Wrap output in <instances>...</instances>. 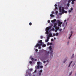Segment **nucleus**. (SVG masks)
<instances>
[{"mask_svg": "<svg viewBox=\"0 0 76 76\" xmlns=\"http://www.w3.org/2000/svg\"><path fill=\"white\" fill-rule=\"evenodd\" d=\"M72 1V4H74V2L75 1H76V0H71Z\"/></svg>", "mask_w": 76, "mask_h": 76, "instance_id": "obj_11", "label": "nucleus"}, {"mask_svg": "<svg viewBox=\"0 0 76 76\" xmlns=\"http://www.w3.org/2000/svg\"><path fill=\"white\" fill-rule=\"evenodd\" d=\"M46 61H43L44 63H46Z\"/></svg>", "mask_w": 76, "mask_h": 76, "instance_id": "obj_49", "label": "nucleus"}, {"mask_svg": "<svg viewBox=\"0 0 76 76\" xmlns=\"http://www.w3.org/2000/svg\"><path fill=\"white\" fill-rule=\"evenodd\" d=\"M43 47H46V45L44 44L43 45Z\"/></svg>", "mask_w": 76, "mask_h": 76, "instance_id": "obj_23", "label": "nucleus"}, {"mask_svg": "<svg viewBox=\"0 0 76 76\" xmlns=\"http://www.w3.org/2000/svg\"><path fill=\"white\" fill-rule=\"evenodd\" d=\"M72 62H73V61H72L69 63V64L68 66V67H70V65H71V64L72 63Z\"/></svg>", "mask_w": 76, "mask_h": 76, "instance_id": "obj_12", "label": "nucleus"}, {"mask_svg": "<svg viewBox=\"0 0 76 76\" xmlns=\"http://www.w3.org/2000/svg\"><path fill=\"white\" fill-rule=\"evenodd\" d=\"M42 38H43V36H41V39H42Z\"/></svg>", "mask_w": 76, "mask_h": 76, "instance_id": "obj_40", "label": "nucleus"}, {"mask_svg": "<svg viewBox=\"0 0 76 76\" xmlns=\"http://www.w3.org/2000/svg\"><path fill=\"white\" fill-rule=\"evenodd\" d=\"M73 10V8H71V11H72V10Z\"/></svg>", "mask_w": 76, "mask_h": 76, "instance_id": "obj_33", "label": "nucleus"}, {"mask_svg": "<svg viewBox=\"0 0 76 76\" xmlns=\"http://www.w3.org/2000/svg\"><path fill=\"white\" fill-rule=\"evenodd\" d=\"M35 61H37V59H35Z\"/></svg>", "mask_w": 76, "mask_h": 76, "instance_id": "obj_54", "label": "nucleus"}, {"mask_svg": "<svg viewBox=\"0 0 76 76\" xmlns=\"http://www.w3.org/2000/svg\"><path fill=\"white\" fill-rule=\"evenodd\" d=\"M38 43L39 44H42V41L41 40H39L38 41Z\"/></svg>", "mask_w": 76, "mask_h": 76, "instance_id": "obj_8", "label": "nucleus"}, {"mask_svg": "<svg viewBox=\"0 0 76 76\" xmlns=\"http://www.w3.org/2000/svg\"><path fill=\"white\" fill-rule=\"evenodd\" d=\"M41 45H42V44H39V43H38L36 44V45L35 46V47L37 48V47H38L39 49H41Z\"/></svg>", "mask_w": 76, "mask_h": 76, "instance_id": "obj_3", "label": "nucleus"}, {"mask_svg": "<svg viewBox=\"0 0 76 76\" xmlns=\"http://www.w3.org/2000/svg\"><path fill=\"white\" fill-rule=\"evenodd\" d=\"M55 35H56V36H58V33H56L55 34Z\"/></svg>", "mask_w": 76, "mask_h": 76, "instance_id": "obj_20", "label": "nucleus"}, {"mask_svg": "<svg viewBox=\"0 0 76 76\" xmlns=\"http://www.w3.org/2000/svg\"><path fill=\"white\" fill-rule=\"evenodd\" d=\"M36 72H37V70H35V71L34 72V73H36Z\"/></svg>", "mask_w": 76, "mask_h": 76, "instance_id": "obj_44", "label": "nucleus"}, {"mask_svg": "<svg viewBox=\"0 0 76 76\" xmlns=\"http://www.w3.org/2000/svg\"><path fill=\"white\" fill-rule=\"evenodd\" d=\"M48 23H50V20H48Z\"/></svg>", "mask_w": 76, "mask_h": 76, "instance_id": "obj_38", "label": "nucleus"}, {"mask_svg": "<svg viewBox=\"0 0 76 76\" xmlns=\"http://www.w3.org/2000/svg\"><path fill=\"white\" fill-rule=\"evenodd\" d=\"M55 7H57V5L56 4L55 5Z\"/></svg>", "mask_w": 76, "mask_h": 76, "instance_id": "obj_45", "label": "nucleus"}, {"mask_svg": "<svg viewBox=\"0 0 76 76\" xmlns=\"http://www.w3.org/2000/svg\"><path fill=\"white\" fill-rule=\"evenodd\" d=\"M48 41H49V39H47L45 40V41L47 42H48Z\"/></svg>", "mask_w": 76, "mask_h": 76, "instance_id": "obj_17", "label": "nucleus"}, {"mask_svg": "<svg viewBox=\"0 0 76 76\" xmlns=\"http://www.w3.org/2000/svg\"><path fill=\"white\" fill-rule=\"evenodd\" d=\"M48 36H49L50 37H53V35H52L51 34H49Z\"/></svg>", "mask_w": 76, "mask_h": 76, "instance_id": "obj_15", "label": "nucleus"}, {"mask_svg": "<svg viewBox=\"0 0 76 76\" xmlns=\"http://www.w3.org/2000/svg\"><path fill=\"white\" fill-rule=\"evenodd\" d=\"M51 41H54V39H51Z\"/></svg>", "mask_w": 76, "mask_h": 76, "instance_id": "obj_42", "label": "nucleus"}, {"mask_svg": "<svg viewBox=\"0 0 76 76\" xmlns=\"http://www.w3.org/2000/svg\"><path fill=\"white\" fill-rule=\"evenodd\" d=\"M39 68H40V66H39V65L37 66V69H39Z\"/></svg>", "mask_w": 76, "mask_h": 76, "instance_id": "obj_19", "label": "nucleus"}, {"mask_svg": "<svg viewBox=\"0 0 76 76\" xmlns=\"http://www.w3.org/2000/svg\"><path fill=\"white\" fill-rule=\"evenodd\" d=\"M54 11H52V14H54Z\"/></svg>", "mask_w": 76, "mask_h": 76, "instance_id": "obj_43", "label": "nucleus"}, {"mask_svg": "<svg viewBox=\"0 0 76 76\" xmlns=\"http://www.w3.org/2000/svg\"><path fill=\"white\" fill-rule=\"evenodd\" d=\"M51 28V26H50L49 27H47L46 28V34H48V31H50V29Z\"/></svg>", "mask_w": 76, "mask_h": 76, "instance_id": "obj_2", "label": "nucleus"}, {"mask_svg": "<svg viewBox=\"0 0 76 76\" xmlns=\"http://www.w3.org/2000/svg\"><path fill=\"white\" fill-rule=\"evenodd\" d=\"M43 53H45V54H46L47 55H48V54H49V52H47L46 50H43L42 51Z\"/></svg>", "mask_w": 76, "mask_h": 76, "instance_id": "obj_7", "label": "nucleus"}, {"mask_svg": "<svg viewBox=\"0 0 76 76\" xmlns=\"http://www.w3.org/2000/svg\"><path fill=\"white\" fill-rule=\"evenodd\" d=\"M49 49L50 50V51H51V52L50 53V55H51V56H50V58H51L52 57H53V51L52 50V48L51 47V46H50L49 47Z\"/></svg>", "mask_w": 76, "mask_h": 76, "instance_id": "obj_1", "label": "nucleus"}, {"mask_svg": "<svg viewBox=\"0 0 76 76\" xmlns=\"http://www.w3.org/2000/svg\"><path fill=\"white\" fill-rule=\"evenodd\" d=\"M32 23L31 22H30V23H29V25H32Z\"/></svg>", "mask_w": 76, "mask_h": 76, "instance_id": "obj_27", "label": "nucleus"}, {"mask_svg": "<svg viewBox=\"0 0 76 76\" xmlns=\"http://www.w3.org/2000/svg\"><path fill=\"white\" fill-rule=\"evenodd\" d=\"M57 22L58 23V26H60V27H61V25L63 23V22H60V21L58 20H57Z\"/></svg>", "mask_w": 76, "mask_h": 76, "instance_id": "obj_4", "label": "nucleus"}, {"mask_svg": "<svg viewBox=\"0 0 76 76\" xmlns=\"http://www.w3.org/2000/svg\"><path fill=\"white\" fill-rule=\"evenodd\" d=\"M72 74V72L71 71L70 73L69 74V76H70V75H71Z\"/></svg>", "mask_w": 76, "mask_h": 76, "instance_id": "obj_30", "label": "nucleus"}, {"mask_svg": "<svg viewBox=\"0 0 76 76\" xmlns=\"http://www.w3.org/2000/svg\"><path fill=\"white\" fill-rule=\"evenodd\" d=\"M58 8L57 7H55V10H57V9Z\"/></svg>", "mask_w": 76, "mask_h": 76, "instance_id": "obj_29", "label": "nucleus"}, {"mask_svg": "<svg viewBox=\"0 0 76 76\" xmlns=\"http://www.w3.org/2000/svg\"><path fill=\"white\" fill-rule=\"evenodd\" d=\"M50 43L48 42L47 43V45H50Z\"/></svg>", "mask_w": 76, "mask_h": 76, "instance_id": "obj_48", "label": "nucleus"}, {"mask_svg": "<svg viewBox=\"0 0 76 76\" xmlns=\"http://www.w3.org/2000/svg\"><path fill=\"white\" fill-rule=\"evenodd\" d=\"M71 2V0H69L68 1V3H69V4H70V3Z\"/></svg>", "mask_w": 76, "mask_h": 76, "instance_id": "obj_16", "label": "nucleus"}, {"mask_svg": "<svg viewBox=\"0 0 76 76\" xmlns=\"http://www.w3.org/2000/svg\"><path fill=\"white\" fill-rule=\"evenodd\" d=\"M66 60H67V59H66V60H65L63 62L64 63L66 62Z\"/></svg>", "mask_w": 76, "mask_h": 76, "instance_id": "obj_32", "label": "nucleus"}, {"mask_svg": "<svg viewBox=\"0 0 76 76\" xmlns=\"http://www.w3.org/2000/svg\"><path fill=\"white\" fill-rule=\"evenodd\" d=\"M50 45H52V44H53V43H50Z\"/></svg>", "mask_w": 76, "mask_h": 76, "instance_id": "obj_50", "label": "nucleus"}, {"mask_svg": "<svg viewBox=\"0 0 76 76\" xmlns=\"http://www.w3.org/2000/svg\"><path fill=\"white\" fill-rule=\"evenodd\" d=\"M51 22H52V23H53V22H54L53 20H51Z\"/></svg>", "mask_w": 76, "mask_h": 76, "instance_id": "obj_46", "label": "nucleus"}, {"mask_svg": "<svg viewBox=\"0 0 76 76\" xmlns=\"http://www.w3.org/2000/svg\"><path fill=\"white\" fill-rule=\"evenodd\" d=\"M50 37L49 36H48V37H47V39H49V38Z\"/></svg>", "mask_w": 76, "mask_h": 76, "instance_id": "obj_26", "label": "nucleus"}, {"mask_svg": "<svg viewBox=\"0 0 76 76\" xmlns=\"http://www.w3.org/2000/svg\"><path fill=\"white\" fill-rule=\"evenodd\" d=\"M35 51H36V52H38V50L37 49H36Z\"/></svg>", "mask_w": 76, "mask_h": 76, "instance_id": "obj_28", "label": "nucleus"}, {"mask_svg": "<svg viewBox=\"0 0 76 76\" xmlns=\"http://www.w3.org/2000/svg\"><path fill=\"white\" fill-rule=\"evenodd\" d=\"M55 28H56V29L57 30H58V29H60V28H59V27H56Z\"/></svg>", "mask_w": 76, "mask_h": 76, "instance_id": "obj_14", "label": "nucleus"}, {"mask_svg": "<svg viewBox=\"0 0 76 76\" xmlns=\"http://www.w3.org/2000/svg\"><path fill=\"white\" fill-rule=\"evenodd\" d=\"M50 37L49 36H48V37H47V39H49V38Z\"/></svg>", "mask_w": 76, "mask_h": 76, "instance_id": "obj_25", "label": "nucleus"}, {"mask_svg": "<svg viewBox=\"0 0 76 76\" xmlns=\"http://www.w3.org/2000/svg\"><path fill=\"white\" fill-rule=\"evenodd\" d=\"M56 13H58V11H56Z\"/></svg>", "mask_w": 76, "mask_h": 76, "instance_id": "obj_52", "label": "nucleus"}, {"mask_svg": "<svg viewBox=\"0 0 76 76\" xmlns=\"http://www.w3.org/2000/svg\"><path fill=\"white\" fill-rule=\"evenodd\" d=\"M31 60H32V61H33V60H34V59L33 58H31Z\"/></svg>", "mask_w": 76, "mask_h": 76, "instance_id": "obj_51", "label": "nucleus"}, {"mask_svg": "<svg viewBox=\"0 0 76 76\" xmlns=\"http://www.w3.org/2000/svg\"><path fill=\"white\" fill-rule=\"evenodd\" d=\"M54 39H56V38H54Z\"/></svg>", "mask_w": 76, "mask_h": 76, "instance_id": "obj_55", "label": "nucleus"}, {"mask_svg": "<svg viewBox=\"0 0 76 76\" xmlns=\"http://www.w3.org/2000/svg\"><path fill=\"white\" fill-rule=\"evenodd\" d=\"M55 32H57V30L56 29L55 31Z\"/></svg>", "mask_w": 76, "mask_h": 76, "instance_id": "obj_41", "label": "nucleus"}, {"mask_svg": "<svg viewBox=\"0 0 76 76\" xmlns=\"http://www.w3.org/2000/svg\"><path fill=\"white\" fill-rule=\"evenodd\" d=\"M40 68H41V69H42V68H43V66H40Z\"/></svg>", "mask_w": 76, "mask_h": 76, "instance_id": "obj_36", "label": "nucleus"}, {"mask_svg": "<svg viewBox=\"0 0 76 76\" xmlns=\"http://www.w3.org/2000/svg\"><path fill=\"white\" fill-rule=\"evenodd\" d=\"M50 16L51 17H54V15H53V14H50Z\"/></svg>", "mask_w": 76, "mask_h": 76, "instance_id": "obj_21", "label": "nucleus"}, {"mask_svg": "<svg viewBox=\"0 0 76 76\" xmlns=\"http://www.w3.org/2000/svg\"><path fill=\"white\" fill-rule=\"evenodd\" d=\"M66 24H67V23H66Z\"/></svg>", "mask_w": 76, "mask_h": 76, "instance_id": "obj_57", "label": "nucleus"}, {"mask_svg": "<svg viewBox=\"0 0 76 76\" xmlns=\"http://www.w3.org/2000/svg\"><path fill=\"white\" fill-rule=\"evenodd\" d=\"M37 64L38 65H39L40 64V62H37Z\"/></svg>", "mask_w": 76, "mask_h": 76, "instance_id": "obj_18", "label": "nucleus"}, {"mask_svg": "<svg viewBox=\"0 0 76 76\" xmlns=\"http://www.w3.org/2000/svg\"><path fill=\"white\" fill-rule=\"evenodd\" d=\"M64 22H66V20H65L64 21Z\"/></svg>", "mask_w": 76, "mask_h": 76, "instance_id": "obj_53", "label": "nucleus"}, {"mask_svg": "<svg viewBox=\"0 0 76 76\" xmlns=\"http://www.w3.org/2000/svg\"><path fill=\"white\" fill-rule=\"evenodd\" d=\"M47 61V62H48V61Z\"/></svg>", "mask_w": 76, "mask_h": 76, "instance_id": "obj_56", "label": "nucleus"}, {"mask_svg": "<svg viewBox=\"0 0 76 76\" xmlns=\"http://www.w3.org/2000/svg\"><path fill=\"white\" fill-rule=\"evenodd\" d=\"M53 20L54 22H55L56 21V19H54Z\"/></svg>", "mask_w": 76, "mask_h": 76, "instance_id": "obj_34", "label": "nucleus"}, {"mask_svg": "<svg viewBox=\"0 0 76 76\" xmlns=\"http://www.w3.org/2000/svg\"><path fill=\"white\" fill-rule=\"evenodd\" d=\"M52 31H54V28H52Z\"/></svg>", "mask_w": 76, "mask_h": 76, "instance_id": "obj_47", "label": "nucleus"}, {"mask_svg": "<svg viewBox=\"0 0 76 76\" xmlns=\"http://www.w3.org/2000/svg\"><path fill=\"white\" fill-rule=\"evenodd\" d=\"M29 63L30 64H32V61H30Z\"/></svg>", "mask_w": 76, "mask_h": 76, "instance_id": "obj_35", "label": "nucleus"}, {"mask_svg": "<svg viewBox=\"0 0 76 76\" xmlns=\"http://www.w3.org/2000/svg\"><path fill=\"white\" fill-rule=\"evenodd\" d=\"M53 37H54L55 36H56V34L53 33Z\"/></svg>", "mask_w": 76, "mask_h": 76, "instance_id": "obj_31", "label": "nucleus"}, {"mask_svg": "<svg viewBox=\"0 0 76 76\" xmlns=\"http://www.w3.org/2000/svg\"><path fill=\"white\" fill-rule=\"evenodd\" d=\"M64 7H62V13H67V11H64Z\"/></svg>", "mask_w": 76, "mask_h": 76, "instance_id": "obj_5", "label": "nucleus"}, {"mask_svg": "<svg viewBox=\"0 0 76 76\" xmlns=\"http://www.w3.org/2000/svg\"><path fill=\"white\" fill-rule=\"evenodd\" d=\"M57 23H54V28H56V26H57Z\"/></svg>", "mask_w": 76, "mask_h": 76, "instance_id": "obj_13", "label": "nucleus"}, {"mask_svg": "<svg viewBox=\"0 0 76 76\" xmlns=\"http://www.w3.org/2000/svg\"><path fill=\"white\" fill-rule=\"evenodd\" d=\"M72 34H73V31H71L69 35V37H68L69 39H70V37H72Z\"/></svg>", "mask_w": 76, "mask_h": 76, "instance_id": "obj_6", "label": "nucleus"}, {"mask_svg": "<svg viewBox=\"0 0 76 76\" xmlns=\"http://www.w3.org/2000/svg\"><path fill=\"white\" fill-rule=\"evenodd\" d=\"M40 73H39V76L41 75V73H42V70H40L39 71Z\"/></svg>", "mask_w": 76, "mask_h": 76, "instance_id": "obj_10", "label": "nucleus"}, {"mask_svg": "<svg viewBox=\"0 0 76 76\" xmlns=\"http://www.w3.org/2000/svg\"><path fill=\"white\" fill-rule=\"evenodd\" d=\"M32 70H33L32 69H29V70L30 71H32Z\"/></svg>", "mask_w": 76, "mask_h": 76, "instance_id": "obj_37", "label": "nucleus"}, {"mask_svg": "<svg viewBox=\"0 0 76 76\" xmlns=\"http://www.w3.org/2000/svg\"><path fill=\"white\" fill-rule=\"evenodd\" d=\"M72 11H71V10H69V11H68V12H69V13H70Z\"/></svg>", "mask_w": 76, "mask_h": 76, "instance_id": "obj_39", "label": "nucleus"}, {"mask_svg": "<svg viewBox=\"0 0 76 76\" xmlns=\"http://www.w3.org/2000/svg\"><path fill=\"white\" fill-rule=\"evenodd\" d=\"M73 57H74V54L72 55V57H71V59H72L73 58Z\"/></svg>", "mask_w": 76, "mask_h": 76, "instance_id": "obj_24", "label": "nucleus"}, {"mask_svg": "<svg viewBox=\"0 0 76 76\" xmlns=\"http://www.w3.org/2000/svg\"><path fill=\"white\" fill-rule=\"evenodd\" d=\"M61 7H59V12H62V11H61V10H62L61 9Z\"/></svg>", "mask_w": 76, "mask_h": 76, "instance_id": "obj_9", "label": "nucleus"}, {"mask_svg": "<svg viewBox=\"0 0 76 76\" xmlns=\"http://www.w3.org/2000/svg\"><path fill=\"white\" fill-rule=\"evenodd\" d=\"M67 6L69 7L70 6V4H69L68 3L66 4Z\"/></svg>", "mask_w": 76, "mask_h": 76, "instance_id": "obj_22", "label": "nucleus"}]
</instances>
